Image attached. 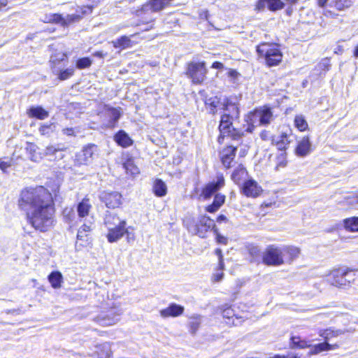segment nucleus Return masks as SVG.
Masks as SVG:
<instances>
[{
    "label": "nucleus",
    "instance_id": "obj_43",
    "mask_svg": "<svg viewBox=\"0 0 358 358\" xmlns=\"http://www.w3.org/2000/svg\"><path fill=\"white\" fill-rule=\"evenodd\" d=\"M283 6L284 3L280 0H268V8L271 10H277Z\"/></svg>",
    "mask_w": 358,
    "mask_h": 358
},
{
    "label": "nucleus",
    "instance_id": "obj_46",
    "mask_svg": "<svg viewBox=\"0 0 358 358\" xmlns=\"http://www.w3.org/2000/svg\"><path fill=\"white\" fill-rule=\"evenodd\" d=\"M55 126L52 124H43L39 128V131L41 135H49L53 132Z\"/></svg>",
    "mask_w": 358,
    "mask_h": 358
},
{
    "label": "nucleus",
    "instance_id": "obj_12",
    "mask_svg": "<svg viewBox=\"0 0 358 358\" xmlns=\"http://www.w3.org/2000/svg\"><path fill=\"white\" fill-rule=\"evenodd\" d=\"M173 0H151L142 6L141 10L138 11V15L143 13L159 12L169 6Z\"/></svg>",
    "mask_w": 358,
    "mask_h": 358
},
{
    "label": "nucleus",
    "instance_id": "obj_47",
    "mask_svg": "<svg viewBox=\"0 0 358 358\" xmlns=\"http://www.w3.org/2000/svg\"><path fill=\"white\" fill-rule=\"evenodd\" d=\"M225 201V196L221 194H216L214 197L213 203L218 207H221Z\"/></svg>",
    "mask_w": 358,
    "mask_h": 358
},
{
    "label": "nucleus",
    "instance_id": "obj_38",
    "mask_svg": "<svg viewBox=\"0 0 358 358\" xmlns=\"http://www.w3.org/2000/svg\"><path fill=\"white\" fill-rule=\"evenodd\" d=\"M219 103L220 101L217 97L210 98L206 101L207 109H208L210 113L213 114L215 113V109L218 106Z\"/></svg>",
    "mask_w": 358,
    "mask_h": 358
},
{
    "label": "nucleus",
    "instance_id": "obj_52",
    "mask_svg": "<svg viewBox=\"0 0 358 358\" xmlns=\"http://www.w3.org/2000/svg\"><path fill=\"white\" fill-rule=\"evenodd\" d=\"M64 134L69 136H76V132L73 128H65L62 130Z\"/></svg>",
    "mask_w": 358,
    "mask_h": 358
},
{
    "label": "nucleus",
    "instance_id": "obj_58",
    "mask_svg": "<svg viewBox=\"0 0 358 358\" xmlns=\"http://www.w3.org/2000/svg\"><path fill=\"white\" fill-rule=\"evenodd\" d=\"M224 67V65L222 63L220 62H215L213 64H212V68L213 69H223Z\"/></svg>",
    "mask_w": 358,
    "mask_h": 358
},
{
    "label": "nucleus",
    "instance_id": "obj_50",
    "mask_svg": "<svg viewBox=\"0 0 358 358\" xmlns=\"http://www.w3.org/2000/svg\"><path fill=\"white\" fill-rule=\"evenodd\" d=\"M260 137L263 141H271L273 138L271 136L270 132L266 130L261 132Z\"/></svg>",
    "mask_w": 358,
    "mask_h": 358
},
{
    "label": "nucleus",
    "instance_id": "obj_10",
    "mask_svg": "<svg viewBox=\"0 0 358 358\" xmlns=\"http://www.w3.org/2000/svg\"><path fill=\"white\" fill-rule=\"evenodd\" d=\"M97 146L94 144H89L75 156V163L77 165H86L92 162L94 155L97 152Z\"/></svg>",
    "mask_w": 358,
    "mask_h": 358
},
{
    "label": "nucleus",
    "instance_id": "obj_1",
    "mask_svg": "<svg viewBox=\"0 0 358 358\" xmlns=\"http://www.w3.org/2000/svg\"><path fill=\"white\" fill-rule=\"evenodd\" d=\"M20 208L26 212L28 222L36 230L48 231L53 224L55 208L52 194L42 186L22 191Z\"/></svg>",
    "mask_w": 358,
    "mask_h": 358
},
{
    "label": "nucleus",
    "instance_id": "obj_13",
    "mask_svg": "<svg viewBox=\"0 0 358 358\" xmlns=\"http://www.w3.org/2000/svg\"><path fill=\"white\" fill-rule=\"evenodd\" d=\"M262 190V187L253 179L245 181L242 187V193L248 197H257Z\"/></svg>",
    "mask_w": 358,
    "mask_h": 358
},
{
    "label": "nucleus",
    "instance_id": "obj_63",
    "mask_svg": "<svg viewBox=\"0 0 358 358\" xmlns=\"http://www.w3.org/2000/svg\"><path fill=\"white\" fill-rule=\"evenodd\" d=\"M327 1L328 0H318L317 4L320 7H324L327 4Z\"/></svg>",
    "mask_w": 358,
    "mask_h": 358
},
{
    "label": "nucleus",
    "instance_id": "obj_24",
    "mask_svg": "<svg viewBox=\"0 0 358 358\" xmlns=\"http://www.w3.org/2000/svg\"><path fill=\"white\" fill-rule=\"evenodd\" d=\"M248 175L246 169L242 166L238 165L233 171L231 174V180L236 184L239 185L243 181Z\"/></svg>",
    "mask_w": 358,
    "mask_h": 358
},
{
    "label": "nucleus",
    "instance_id": "obj_9",
    "mask_svg": "<svg viewBox=\"0 0 358 358\" xmlns=\"http://www.w3.org/2000/svg\"><path fill=\"white\" fill-rule=\"evenodd\" d=\"M206 73L204 62H191L188 64L187 74L194 84L201 83L205 80Z\"/></svg>",
    "mask_w": 358,
    "mask_h": 358
},
{
    "label": "nucleus",
    "instance_id": "obj_34",
    "mask_svg": "<svg viewBox=\"0 0 358 358\" xmlns=\"http://www.w3.org/2000/svg\"><path fill=\"white\" fill-rule=\"evenodd\" d=\"M114 47L115 48H122L123 49L127 48L131 46V41L129 37L128 36H122L120 38L113 42Z\"/></svg>",
    "mask_w": 358,
    "mask_h": 358
},
{
    "label": "nucleus",
    "instance_id": "obj_60",
    "mask_svg": "<svg viewBox=\"0 0 358 358\" xmlns=\"http://www.w3.org/2000/svg\"><path fill=\"white\" fill-rule=\"evenodd\" d=\"M125 234H127V241H128L129 243H130L131 241H134V234H131L127 229H126Z\"/></svg>",
    "mask_w": 358,
    "mask_h": 358
},
{
    "label": "nucleus",
    "instance_id": "obj_17",
    "mask_svg": "<svg viewBox=\"0 0 358 358\" xmlns=\"http://www.w3.org/2000/svg\"><path fill=\"white\" fill-rule=\"evenodd\" d=\"M236 148L234 146H227L221 151V161L225 167L229 168L231 166L236 155Z\"/></svg>",
    "mask_w": 358,
    "mask_h": 358
},
{
    "label": "nucleus",
    "instance_id": "obj_25",
    "mask_svg": "<svg viewBox=\"0 0 358 358\" xmlns=\"http://www.w3.org/2000/svg\"><path fill=\"white\" fill-rule=\"evenodd\" d=\"M115 141L118 145L124 148L129 147L133 143V141L124 131H120L115 134Z\"/></svg>",
    "mask_w": 358,
    "mask_h": 358
},
{
    "label": "nucleus",
    "instance_id": "obj_59",
    "mask_svg": "<svg viewBox=\"0 0 358 358\" xmlns=\"http://www.w3.org/2000/svg\"><path fill=\"white\" fill-rule=\"evenodd\" d=\"M227 221V217L224 215H220L217 218V222L218 223L226 222Z\"/></svg>",
    "mask_w": 358,
    "mask_h": 358
},
{
    "label": "nucleus",
    "instance_id": "obj_53",
    "mask_svg": "<svg viewBox=\"0 0 358 358\" xmlns=\"http://www.w3.org/2000/svg\"><path fill=\"white\" fill-rule=\"evenodd\" d=\"M10 166V163H9V162H0V169L3 172H6V169Z\"/></svg>",
    "mask_w": 358,
    "mask_h": 358
},
{
    "label": "nucleus",
    "instance_id": "obj_15",
    "mask_svg": "<svg viewBox=\"0 0 358 358\" xmlns=\"http://www.w3.org/2000/svg\"><path fill=\"white\" fill-rule=\"evenodd\" d=\"M78 20L79 15H66V17H63L59 14H50L48 15H45L43 20L45 22H55L60 24L62 26H66Z\"/></svg>",
    "mask_w": 358,
    "mask_h": 358
},
{
    "label": "nucleus",
    "instance_id": "obj_18",
    "mask_svg": "<svg viewBox=\"0 0 358 358\" xmlns=\"http://www.w3.org/2000/svg\"><path fill=\"white\" fill-rule=\"evenodd\" d=\"M185 308L183 306L171 303L167 308L160 310V315L162 317H178L183 314Z\"/></svg>",
    "mask_w": 358,
    "mask_h": 358
},
{
    "label": "nucleus",
    "instance_id": "obj_42",
    "mask_svg": "<svg viewBox=\"0 0 358 358\" xmlns=\"http://www.w3.org/2000/svg\"><path fill=\"white\" fill-rule=\"evenodd\" d=\"M91 64L92 60L89 57H83L76 62V67L79 69L88 68Z\"/></svg>",
    "mask_w": 358,
    "mask_h": 358
},
{
    "label": "nucleus",
    "instance_id": "obj_44",
    "mask_svg": "<svg viewBox=\"0 0 358 358\" xmlns=\"http://www.w3.org/2000/svg\"><path fill=\"white\" fill-rule=\"evenodd\" d=\"M64 150V148H56L53 145H49L45 148L44 153H43V157L44 156H54V155H56L57 154V152H60L61 151H63Z\"/></svg>",
    "mask_w": 358,
    "mask_h": 358
},
{
    "label": "nucleus",
    "instance_id": "obj_29",
    "mask_svg": "<svg viewBox=\"0 0 358 358\" xmlns=\"http://www.w3.org/2000/svg\"><path fill=\"white\" fill-rule=\"evenodd\" d=\"M62 279V275L59 271H53L48 276V280L55 289H58L61 287Z\"/></svg>",
    "mask_w": 358,
    "mask_h": 358
},
{
    "label": "nucleus",
    "instance_id": "obj_56",
    "mask_svg": "<svg viewBox=\"0 0 358 358\" xmlns=\"http://www.w3.org/2000/svg\"><path fill=\"white\" fill-rule=\"evenodd\" d=\"M215 253L218 257L219 262L221 263V264H222L223 256H222V253L221 249L217 248L215 250Z\"/></svg>",
    "mask_w": 358,
    "mask_h": 358
},
{
    "label": "nucleus",
    "instance_id": "obj_61",
    "mask_svg": "<svg viewBox=\"0 0 358 358\" xmlns=\"http://www.w3.org/2000/svg\"><path fill=\"white\" fill-rule=\"evenodd\" d=\"M327 345L329 346L327 348V351L336 350V349H338L339 348V345L338 344L331 345V344H329V343H327Z\"/></svg>",
    "mask_w": 358,
    "mask_h": 358
},
{
    "label": "nucleus",
    "instance_id": "obj_55",
    "mask_svg": "<svg viewBox=\"0 0 358 358\" xmlns=\"http://www.w3.org/2000/svg\"><path fill=\"white\" fill-rule=\"evenodd\" d=\"M216 238H217V241L219 243H222L224 245H226L227 243V239L225 237L221 236L220 234H217Z\"/></svg>",
    "mask_w": 358,
    "mask_h": 358
},
{
    "label": "nucleus",
    "instance_id": "obj_19",
    "mask_svg": "<svg viewBox=\"0 0 358 358\" xmlns=\"http://www.w3.org/2000/svg\"><path fill=\"white\" fill-rule=\"evenodd\" d=\"M311 152V143L308 136L302 138L298 142V145L295 149V153L299 157H306Z\"/></svg>",
    "mask_w": 358,
    "mask_h": 358
},
{
    "label": "nucleus",
    "instance_id": "obj_21",
    "mask_svg": "<svg viewBox=\"0 0 358 358\" xmlns=\"http://www.w3.org/2000/svg\"><path fill=\"white\" fill-rule=\"evenodd\" d=\"M92 208V204L89 199H83L77 206V212L80 219L87 217Z\"/></svg>",
    "mask_w": 358,
    "mask_h": 358
},
{
    "label": "nucleus",
    "instance_id": "obj_2",
    "mask_svg": "<svg viewBox=\"0 0 358 358\" xmlns=\"http://www.w3.org/2000/svg\"><path fill=\"white\" fill-rule=\"evenodd\" d=\"M225 110L230 112L229 114H224L221 117L219 129L220 134L218 137V142L222 143L225 137H231L236 139L243 135V131L235 129L232 125L234 118H237L239 115L238 108L236 104L227 103Z\"/></svg>",
    "mask_w": 358,
    "mask_h": 358
},
{
    "label": "nucleus",
    "instance_id": "obj_49",
    "mask_svg": "<svg viewBox=\"0 0 358 358\" xmlns=\"http://www.w3.org/2000/svg\"><path fill=\"white\" fill-rule=\"evenodd\" d=\"M234 315V311L230 308H227L224 309L222 312L223 317L228 318V319L232 318Z\"/></svg>",
    "mask_w": 358,
    "mask_h": 358
},
{
    "label": "nucleus",
    "instance_id": "obj_26",
    "mask_svg": "<svg viewBox=\"0 0 358 358\" xmlns=\"http://www.w3.org/2000/svg\"><path fill=\"white\" fill-rule=\"evenodd\" d=\"M271 143L272 144L275 145L278 150H285L289 144V136L286 134H282L279 136L273 138L271 139Z\"/></svg>",
    "mask_w": 358,
    "mask_h": 358
},
{
    "label": "nucleus",
    "instance_id": "obj_8",
    "mask_svg": "<svg viewBox=\"0 0 358 358\" xmlns=\"http://www.w3.org/2000/svg\"><path fill=\"white\" fill-rule=\"evenodd\" d=\"M263 262L266 265L280 266L284 264L281 247L269 245L263 254Z\"/></svg>",
    "mask_w": 358,
    "mask_h": 358
},
{
    "label": "nucleus",
    "instance_id": "obj_41",
    "mask_svg": "<svg viewBox=\"0 0 358 358\" xmlns=\"http://www.w3.org/2000/svg\"><path fill=\"white\" fill-rule=\"evenodd\" d=\"M108 116L111 119V124H115L120 117L121 113L120 110L117 108H110L108 110Z\"/></svg>",
    "mask_w": 358,
    "mask_h": 358
},
{
    "label": "nucleus",
    "instance_id": "obj_32",
    "mask_svg": "<svg viewBox=\"0 0 358 358\" xmlns=\"http://www.w3.org/2000/svg\"><path fill=\"white\" fill-rule=\"evenodd\" d=\"M123 166L126 172L131 176H136L139 173V169L132 159L127 160Z\"/></svg>",
    "mask_w": 358,
    "mask_h": 358
},
{
    "label": "nucleus",
    "instance_id": "obj_3",
    "mask_svg": "<svg viewBox=\"0 0 358 358\" xmlns=\"http://www.w3.org/2000/svg\"><path fill=\"white\" fill-rule=\"evenodd\" d=\"M273 120V115L270 108L264 106L257 108L245 117V120L248 124L245 131L252 132L255 127L268 125Z\"/></svg>",
    "mask_w": 358,
    "mask_h": 358
},
{
    "label": "nucleus",
    "instance_id": "obj_30",
    "mask_svg": "<svg viewBox=\"0 0 358 358\" xmlns=\"http://www.w3.org/2000/svg\"><path fill=\"white\" fill-rule=\"evenodd\" d=\"M201 323V317L200 315H194L189 318V332L194 335L199 329Z\"/></svg>",
    "mask_w": 358,
    "mask_h": 358
},
{
    "label": "nucleus",
    "instance_id": "obj_6",
    "mask_svg": "<svg viewBox=\"0 0 358 358\" xmlns=\"http://www.w3.org/2000/svg\"><path fill=\"white\" fill-rule=\"evenodd\" d=\"M355 279V273L349 268L334 269L328 275V281L331 285L338 288H345Z\"/></svg>",
    "mask_w": 358,
    "mask_h": 358
},
{
    "label": "nucleus",
    "instance_id": "obj_7",
    "mask_svg": "<svg viewBox=\"0 0 358 358\" xmlns=\"http://www.w3.org/2000/svg\"><path fill=\"white\" fill-rule=\"evenodd\" d=\"M121 314L120 309L113 307L100 311L96 316L93 317L92 320L100 326L108 327L117 324Z\"/></svg>",
    "mask_w": 358,
    "mask_h": 358
},
{
    "label": "nucleus",
    "instance_id": "obj_48",
    "mask_svg": "<svg viewBox=\"0 0 358 358\" xmlns=\"http://www.w3.org/2000/svg\"><path fill=\"white\" fill-rule=\"evenodd\" d=\"M268 6V0H258L255 6V10H262Z\"/></svg>",
    "mask_w": 358,
    "mask_h": 358
},
{
    "label": "nucleus",
    "instance_id": "obj_62",
    "mask_svg": "<svg viewBox=\"0 0 358 358\" xmlns=\"http://www.w3.org/2000/svg\"><path fill=\"white\" fill-rule=\"evenodd\" d=\"M320 66L321 67H322H322H324V69H327V70H328V67H329V61H328V60H327V59H326V60H324V61H323L322 62H321V63L320 64Z\"/></svg>",
    "mask_w": 358,
    "mask_h": 358
},
{
    "label": "nucleus",
    "instance_id": "obj_27",
    "mask_svg": "<svg viewBox=\"0 0 358 358\" xmlns=\"http://www.w3.org/2000/svg\"><path fill=\"white\" fill-rule=\"evenodd\" d=\"M27 113L29 117L39 120H44L48 117V113L40 106L31 108Z\"/></svg>",
    "mask_w": 358,
    "mask_h": 358
},
{
    "label": "nucleus",
    "instance_id": "obj_23",
    "mask_svg": "<svg viewBox=\"0 0 358 358\" xmlns=\"http://www.w3.org/2000/svg\"><path fill=\"white\" fill-rule=\"evenodd\" d=\"M26 150L29 155V159L35 162H40L43 158V153L38 152V146L33 143H27Z\"/></svg>",
    "mask_w": 358,
    "mask_h": 358
},
{
    "label": "nucleus",
    "instance_id": "obj_14",
    "mask_svg": "<svg viewBox=\"0 0 358 358\" xmlns=\"http://www.w3.org/2000/svg\"><path fill=\"white\" fill-rule=\"evenodd\" d=\"M100 199L108 208H117L122 203V195L117 192H103L100 195Z\"/></svg>",
    "mask_w": 358,
    "mask_h": 358
},
{
    "label": "nucleus",
    "instance_id": "obj_51",
    "mask_svg": "<svg viewBox=\"0 0 358 358\" xmlns=\"http://www.w3.org/2000/svg\"><path fill=\"white\" fill-rule=\"evenodd\" d=\"M220 208V207L217 206L216 204H215L213 202L212 204L208 206L206 208V211H208V213H215L216 212L218 209Z\"/></svg>",
    "mask_w": 358,
    "mask_h": 358
},
{
    "label": "nucleus",
    "instance_id": "obj_5",
    "mask_svg": "<svg viewBox=\"0 0 358 358\" xmlns=\"http://www.w3.org/2000/svg\"><path fill=\"white\" fill-rule=\"evenodd\" d=\"M184 223L189 233L202 238L215 226L214 220L206 215H201L197 220L193 217L187 218Z\"/></svg>",
    "mask_w": 358,
    "mask_h": 358
},
{
    "label": "nucleus",
    "instance_id": "obj_36",
    "mask_svg": "<svg viewBox=\"0 0 358 358\" xmlns=\"http://www.w3.org/2000/svg\"><path fill=\"white\" fill-rule=\"evenodd\" d=\"M294 125L301 131H303L308 128V123L301 115L295 117Z\"/></svg>",
    "mask_w": 358,
    "mask_h": 358
},
{
    "label": "nucleus",
    "instance_id": "obj_11",
    "mask_svg": "<svg viewBox=\"0 0 358 358\" xmlns=\"http://www.w3.org/2000/svg\"><path fill=\"white\" fill-rule=\"evenodd\" d=\"M225 185L224 178L222 175H219L216 177L215 180L208 182L202 189L201 196L208 199L210 198L214 194L222 188Z\"/></svg>",
    "mask_w": 358,
    "mask_h": 358
},
{
    "label": "nucleus",
    "instance_id": "obj_33",
    "mask_svg": "<svg viewBox=\"0 0 358 358\" xmlns=\"http://www.w3.org/2000/svg\"><path fill=\"white\" fill-rule=\"evenodd\" d=\"M342 334L343 331L341 330H334L331 328L325 330H321L320 331V336L323 337L325 340L330 339L333 337H337Z\"/></svg>",
    "mask_w": 358,
    "mask_h": 358
},
{
    "label": "nucleus",
    "instance_id": "obj_37",
    "mask_svg": "<svg viewBox=\"0 0 358 358\" xmlns=\"http://www.w3.org/2000/svg\"><path fill=\"white\" fill-rule=\"evenodd\" d=\"M53 72L55 74H58V78L61 80H65L68 78H69L71 76H73L74 73V69L73 68H69L65 70L57 71L55 68H53Z\"/></svg>",
    "mask_w": 358,
    "mask_h": 358
},
{
    "label": "nucleus",
    "instance_id": "obj_31",
    "mask_svg": "<svg viewBox=\"0 0 358 358\" xmlns=\"http://www.w3.org/2000/svg\"><path fill=\"white\" fill-rule=\"evenodd\" d=\"M345 228L349 231H358V217H351L344 220Z\"/></svg>",
    "mask_w": 358,
    "mask_h": 358
},
{
    "label": "nucleus",
    "instance_id": "obj_35",
    "mask_svg": "<svg viewBox=\"0 0 358 358\" xmlns=\"http://www.w3.org/2000/svg\"><path fill=\"white\" fill-rule=\"evenodd\" d=\"M92 222H89L88 223H84L82 227L79 229L77 234V238L79 240H83L87 237V232H89L92 229Z\"/></svg>",
    "mask_w": 358,
    "mask_h": 358
},
{
    "label": "nucleus",
    "instance_id": "obj_40",
    "mask_svg": "<svg viewBox=\"0 0 358 358\" xmlns=\"http://www.w3.org/2000/svg\"><path fill=\"white\" fill-rule=\"evenodd\" d=\"M329 346L327 345V342H324V343H319V344H317V345H315L313 346L310 352V354L311 355H317V354H319L323 351H327V348Z\"/></svg>",
    "mask_w": 358,
    "mask_h": 358
},
{
    "label": "nucleus",
    "instance_id": "obj_22",
    "mask_svg": "<svg viewBox=\"0 0 358 358\" xmlns=\"http://www.w3.org/2000/svg\"><path fill=\"white\" fill-rule=\"evenodd\" d=\"M104 222L108 229H113L116 226H120V224H126L124 220H120L115 214L110 212H107L106 214Z\"/></svg>",
    "mask_w": 358,
    "mask_h": 358
},
{
    "label": "nucleus",
    "instance_id": "obj_16",
    "mask_svg": "<svg viewBox=\"0 0 358 358\" xmlns=\"http://www.w3.org/2000/svg\"><path fill=\"white\" fill-rule=\"evenodd\" d=\"M284 263H291L296 259L300 254V249L292 245L281 246Z\"/></svg>",
    "mask_w": 358,
    "mask_h": 358
},
{
    "label": "nucleus",
    "instance_id": "obj_39",
    "mask_svg": "<svg viewBox=\"0 0 358 358\" xmlns=\"http://www.w3.org/2000/svg\"><path fill=\"white\" fill-rule=\"evenodd\" d=\"M292 348H306L310 346L307 341L294 336L292 338Z\"/></svg>",
    "mask_w": 358,
    "mask_h": 358
},
{
    "label": "nucleus",
    "instance_id": "obj_28",
    "mask_svg": "<svg viewBox=\"0 0 358 358\" xmlns=\"http://www.w3.org/2000/svg\"><path fill=\"white\" fill-rule=\"evenodd\" d=\"M153 192L157 196L162 197L166 194L167 187L166 184L160 179L155 181Z\"/></svg>",
    "mask_w": 358,
    "mask_h": 358
},
{
    "label": "nucleus",
    "instance_id": "obj_57",
    "mask_svg": "<svg viewBox=\"0 0 358 358\" xmlns=\"http://www.w3.org/2000/svg\"><path fill=\"white\" fill-rule=\"evenodd\" d=\"M228 76L231 78H236L238 76V73L234 69H230L228 72Z\"/></svg>",
    "mask_w": 358,
    "mask_h": 358
},
{
    "label": "nucleus",
    "instance_id": "obj_54",
    "mask_svg": "<svg viewBox=\"0 0 358 358\" xmlns=\"http://www.w3.org/2000/svg\"><path fill=\"white\" fill-rule=\"evenodd\" d=\"M224 273L222 272L221 273H217L213 275V280L215 282H219L223 278Z\"/></svg>",
    "mask_w": 358,
    "mask_h": 358
},
{
    "label": "nucleus",
    "instance_id": "obj_45",
    "mask_svg": "<svg viewBox=\"0 0 358 358\" xmlns=\"http://www.w3.org/2000/svg\"><path fill=\"white\" fill-rule=\"evenodd\" d=\"M352 5V0H334V6L338 10H343Z\"/></svg>",
    "mask_w": 358,
    "mask_h": 358
},
{
    "label": "nucleus",
    "instance_id": "obj_20",
    "mask_svg": "<svg viewBox=\"0 0 358 358\" xmlns=\"http://www.w3.org/2000/svg\"><path fill=\"white\" fill-rule=\"evenodd\" d=\"M125 225L126 224H120V226H116V227L113 229H108V241L110 243H113L122 238L126 232Z\"/></svg>",
    "mask_w": 358,
    "mask_h": 358
},
{
    "label": "nucleus",
    "instance_id": "obj_4",
    "mask_svg": "<svg viewBox=\"0 0 358 358\" xmlns=\"http://www.w3.org/2000/svg\"><path fill=\"white\" fill-rule=\"evenodd\" d=\"M257 52L259 57L265 59L268 66L278 65L282 59V53L275 44L263 43L257 46Z\"/></svg>",
    "mask_w": 358,
    "mask_h": 358
},
{
    "label": "nucleus",
    "instance_id": "obj_64",
    "mask_svg": "<svg viewBox=\"0 0 358 358\" xmlns=\"http://www.w3.org/2000/svg\"><path fill=\"white\" fill-rule=\"evenodd\" d=\"M8 4L7 0H0V10L3 7L6 6Z\"/></svg>",
    "mask_w": 358,
    "mask_h": 358
}]
</instances>
